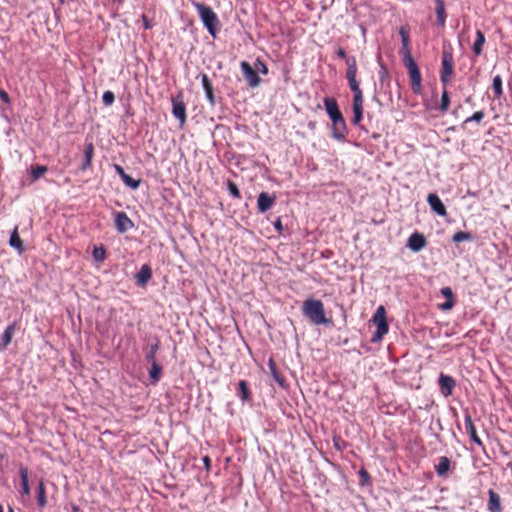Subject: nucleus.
<instances>
[{"instance_id":"nucleus-1","label":"nucleus","mask_w":512,"mask_h":512,"mask_svg":"<svg viewBox=\"0 0 512 512\" xmlns=\"http://www.w3.org/2000/svg\"><path fill=\"white\" fill-rule=\"evenodd\" d=\"M302 312L314 325H327L331 320L326 317L324 305L321 300L308 298L303 302Z\"/></svg>"},{"instance_id":"nucleus-2","label":"nucleus","mask_w":512,"mask_h":512,"mask_svg":"<svg viewBox=\"0 0 512 512\" xmlns=\"http://www.w3.org/2000/svg\"><path fill=\"white\" fill-rule=\"evenodd\" d=\"M327 114L329 115L333 124V136L337 139H343L346 132L345 120L339 110L337 101L332 97L324 99Z\"/></svg>"},{"instance_id":"nucleus-3","label":"nucleus","mask_w":512,"mask_h":512,"mask_svg":"<svg viewBox=\"0 0 512 512\" xmlns=\"http://www.w3.org/2000/svg\"><path fill=\"white\" fill-rule=\"evenodd\" d=\"M194 6L208 32L215 37L217 26L219 24L218 17L211 7L203 3H194Z\"/></svg>"},{"instance_id":"nucleus-4","label":"nucleus","mask_w":512,"mask_h":512,"mask_svg":"<svg viewBox=\"0 0 512 512\" xmlns=\"http://www.w3.org/2000/svg\"><path fill=\"white\" fill-rule=\"evenodd\" d=\"M403 63L408 70L413 93L420 95L423 90L422 76L416 61L413 59V57H405L403 58Z\"/></svg>"},{"instance_id":"nucleus-5","label":"nucleus","mask_w":512,"mask_h":512,"mask_svg":"<svg viewBox=\"0 0 512 512\" xmlns=\"http://www.w3.org/2000/svg\"><path fill=\"white\" fill-rule=\"evenodd\" d=\"M372 322L376 326V331L372 335L371 341L372 342H378L380 341L385 334L388 333L389 326L386 319V310L384 306H379L373 317Z\"/></svg>"},{"instance_id":"nucleus-6","label":"nucleus","mask_w":512,"mask_h":512,"mask_svg":"<svg viewBox=\"0 0 512 512\" xmlns=\"http://www.w3.org/2000/svg\"><path fill=\"white\" fill-rule=\"evenodd\" d=\"M454 71V59L453 55L449 51H443L442 62L440 70V81L443 87H447L451 80Z\"/></svg>"},{"instance_id":"nucleus-7","label":"nucleus","mask_w":512,"mask_h":512,"mask_svg":"<svg viewBox=\"0 0 512 512\" xmlns=\"http://www.w3.org/2000/svg\"><path fill=\"white\" fill-rule=\"evenodd\" d=\"M241 70L243 72L245 80L247 81L250 87L259 86L261 79L257 71L247 61L241 62Z\"/></svg>"},{"instance_id":"nucleus-8","label":"nucleus","mask_w":512,"mask_h":512,"mask_svg":"<svg viewBox=\"0 0 512 512\" xmlns=\"http://www.w3.org/2000/svg\"><path fill=\"white\" fill-rule=\"evenodd\" d=\"M439 389L444 397L451 396L454 388L456 387V381L453 377L441 373L438 379Z\"/></svg>"},{"instance_id":"nucleus-9","label":"nucleus","mask_w":512,"mask_h":512,"mask_svg":"<svg viewBox=\"0 0 512 512\" xmlns=\"http://www.w3.org/2000/svg\"><path fill=\"white\" fill-rule=\"evenodd\" d=\"M19 475L21 481L20 496L22 501H25L30 497V486L28 481L29 470L27 467L21 465L19 468Z\"/></svg>"},{"instance_id":"nucleus-10","label":"nucleus","mask_w":512,"mask_h":512,"mask_svg":"<svg viewBox=\"0 0 512 512\" xmlns=\"http://www.w3.org/2000/svg\"><path fill=\"white\" fill-rule=\"evenodd\" d=\"M115 226L118 232L125 233L134 227V223L125 212H117L115 215Z\"/></svg>"},{"instance_id":"nucleus-11","label":"nucleus","mask_w":512,"mask_h":512,"mask_svg":"<svg viewBox=\"0 0 512 512\" xmlns=\"http://www.w3.org/2000/svg\"><path fill=\"white\" fill-rule=\"evenodd\" d=\"M362 92L354 81V124H357L362 118Z\"/></svg>"},{"instance_id":"nucleus-12","label":"nucleus","mask_w":512,"mask_h":512,"mask_svg":"<svg viewBox=\"0 0 512 512\" xmlns=\"http://www.w3.org/2000/svg\"><path fill=\"white\" fill-rule=\"evenodd\" d=\"M427 202L436 214L440 216L447 214L446 207L437 194L430 193L427 197Z\"/></svg>"},{"instance_id":"nucleus-13","label":"nucleus","mask_w":512,"mask_h":512,"mask_svg":"<svg viewBox=\"0 0 512 512\" xmlns=\"http://www.w3.org/2000/svg\"><path fill=\"white\" fill-rule=\"evenodd\" d=\"M407 246L414 252L422 250L426 246V238L423 234L415 232L408 238Z\"/></svg>"},{"instance_id":"nucleus-14","label":"nucleus","mask_w":512,"mask_h":512,"mask_svg":"<svg viewBox=\"0 0 512 512\" xmlns=\"http://www.w3.org/2000/svg\"><path fill=\"white\" fill-rule=\"evenodd\" d=\"M17 328V322H13L9 324L4 330L1 341H0V352L7 349L8 345L11 343L14 333Z\"/></svg>"},{"instance_id":"nucleus-15","label":"nucleus","mask_w":512,"mask_h":512,"mask_svg":"<svg viewBox=\"0 0 512 512\" xmlns=\"http://www.w3.org/2000/svg\"><path fill=\"white\" fill-rule=\"evenodd\" d=\"M172 113L175 118H177L181 124H184L186 121V106L182 100L172 98Z\"/></svg>"},{"instance_id":"nucleus-16","label":"nucleus","mask_w":512,"mask_h":512,"mask_svg":"<svg viewBox=\"0 0 512 512\" xmlns=\"http://www.w3.org/2000/svg\"><path fill=\"white\" fill-rule=\"evenodd\" d=\"M275 202V196L267 192H261L258 196L257 207L261 213L269 210Z\"/></svg>"},{"instance_id":"nucleus-17","label":"nucleus","mask_w":512,"mask_h":512,"mask_svg":"<svg viewBox=\"0 0 512 512\" xmlns=\"http://www.w3.org/2000/svg\"><path fill=\"white\" fill-rule=\"evenodd\" d=\"M464 424H465V430L468 433V435L470 436L471 440L473 442H475L477 445L482 446V441L477 435L476 427L473 423V420H472V417L470 416V414L465 415Z\"/></svg>"},{"instance_id":"nucleus-18","label":"nucleus","mask_w":512,"mask_h":512,"mask_svg":"<svg viewBox=\"0 0 512 512\" xmlns=\"http://www.w3.org/2000/svg\"><path fill=\"white\" fill-rule=\"evenodd\" d=\"M488 495H489V500H488L487 508H488L489 512H502L503 508L501 505L500 495L492 489H490L488 491Z\"/></svg>"},{"instance_id":"nucleus-19","label":"nucleus","mask_w":512,"mask_h":512,"mask_svg":"<svg viewBox=\"0 0 512 512\" xmlns=\"http://www.w3.org/2000/svg\"><path fill=\"white\" fill-rule=\"evenodd\" d=\"M399 35L401 36V41H402L401 54L403 55V58L412 57L411 50H410V36H409L408 29L406 27H401L399 30Z\"/></svg>"},{"instance_id":"nucleus-20","label":"nucleus","mask_w":512,"mask_h":512,"mask_svg":"<svg viewBox=\"0 0 512 512\" xmlns=\"http://www.w3.org/2000/svg\"><path fill=\"white\" fill-rule=\"evenodd\" d=\"M440 292L446 298V301L440 305V308L444 311L451 310L455 306V297L451 287H443Z\"/></svg>"},{"instance_id":"nucleus-21","label":"nucleus","mask_w":512,"mask_h":512,"mask_svg":"<svg viewBox=\"0 0 512 512\" xmlns=\"http://www.w3.org/2000/svg\"><path fill=\"white\" fill-rule=\"evenodd\" d=\"M200 76H201V83H202L203 89L205 91L207 100L213 106V105H215V96H214V92H213V85H212L209 77L207 76V74L203 73Z\"/></svg>"},{"instance_id":"nucleus-22","label":"nucleus","mask_w":512,"mask_h":512,"mask_svg":"<svg viewBox=\"0 0 512 512\" xmlns=\"http://www.w3.org/2000/svg\"><path fill=\"white\" fill-rule=\"evenodd\" d=\"M451 467V461L446 456H441L438 459V464L435 466V471L439 477L446 478Z\"/></svg>"},{"instance_id":"nucleus-23","label":"nucleus","mask_w":512,"mask_h":512,"mask_svg":"<svg viewBox=\"0 0 512 512\" xmlns=\"http://www.w3.org/2000/svg\"><path fill=\"white\" fill-rule=\"evenodd\" d=\"M152 278V270L148 264L142 265L139 272L136 275L137 283L140 286H145Z\"/></svg>"},{"instance_id":"nucleus-24","label":"nucleus","mask_w":512,"mask_h":512,"mask_svg":"<svg viewBox=\"0 0 512 512\" xmlns=\"http://www.w3.org/2000/svg\"><path fill=\"white\" fill-rule=\"evenodd\" d=\"M435 12L438 25L443 27L446 22V10L443 0H435Z\"/></svg>"},{"instance_id":"nucleus-25","label":"nucleus","mask_w":512,"mask_h":512,"mask_svg":"<svg viewBox=\"0 0 512 512\" xmlns=\"http://www.w3.org/2000/svg\"><path fill=\"white\" fill-rule=\"evenodd\" d=\"M9 244L11 247L15 248L19 253H22L25 250L23 245V241L21 240L18 234V227L16 226L12 231L9 239Z\"/></svg>"},{"instance_id":"nucleus-26","label":"nucleus","mask_w":512,"mask_h":512,"mask_svg":"<svg viewBox=\"0 0 512 512\" xmlns=\"http://www.w3.org/2000/svg\"><path fill=\"white\" fill-rule=\"evenodd\" d=\"M149 364L151 365L149 370L150 381L152 384H156L161 378L163 368L157 361H153Z\"/></svg>"},{"instance_id":"nucleus-27","label":"nucleus","mask_w":512,"mask_h":512,"mask_svg":"<svg viewBox=\"0 0 512 512\" xmlns=\"http://www.w3.org/2000/svg\"><path fill=\"white\" fill-rule=\"evenodd\" d=\"M485 35L481 30L476 31V40L474 41V44L472 46L473 53L476 56H479L483 52V46L485 44Z\"/></svg>"},{"instance_id":"nucleus-28","label":"nucleus","mask_w":512,"mask_h":512,"mask_svg":"<svg viewBox=\"0 0 512 512\" xmlns=\"http://www.w3.org/2000/svg\"><path fill=\"white\" fill-rule=\"evenodd\" d=\"M268 367H269V370L271 372V375L273 377V379L281 386V387H285V379L284 377L279 373L278 369H277V365L275 363V361L273 360V358H270L269 361H268Z\"/></svg>"},{"instance_id":"nucleus-29","label":"nucleus","mask_w":512,"mask_h":512,"mask_svg":"<svg viewBox=\"0 0 512 512\" xmlns=\"http://www.w3.org/2000/svg\"><path fill=\"white\" fill-rule=\"evenodd\" d=\"M160 348V340L157 336L153 337V342L150 345V348L148 352L146 353V361L148 363H151L153 361H156V354Z\"/></svg>"},{"instance_id":"nucleus-30","label":"nucleus","mask_w":512,"mask_h":512,"mask_svg":"<svg viewBox=\"0 0 512 512\" xmlns=\"http://www.w3.org/2000/svg\"><path fill=\"white\" fill-rule=\"evenodd\" d=\"M238 396L243 402L251 401V392L246 380H241L238 383Z\"/></svg>"},{"instance_id":"nucleus-31","label":"nucleus","mask_w":512,"mask_h":512,"mask_svg":"<svg viewBox=\"0 0 512 512\" xmlns=\"http://www.w3.org/2000/svg\"><path fill=\"white\" fill-rule=\"evenodd\" d=\"M492 89L495 99H499L503 96L502 78L500 75H496L493 78Z\"/></svg>"},{"instance_id":"nucleus-32","label":"nucleus","mask_w":512,"mask_h":512,"mask_svg":"<svg viewBox=\"0 0 512 512\" xmlns=\"http://www.w3.org/2000/svg\"><path fill=\"white\" fill-rule=\"evenodd\" d=\"M37 501L39 507H44L47 503L46 501V492H45V486L43 481H39L38 488H37Z\"/></svg>"},{"instance_id":"nucleus-33","label":"nucleus","mask_w":512,"mask_h":512,"mask_svg":"<svg viewBox=\"0 0 512 512\" xmlns=\"http://www.w3.org/2000/svg\"><path fill=\"white\" fill-rule=\"evenodd\" d=\"M449 106H450V96H449V93L447 91V87H443V92H442V95H441V102H440L439 110L442 113H445V112L448 111Z\"/></svg>"},{"instance_id":"nucleus-34","label":"nucleus","mask_w":512,"mask_h":512,"mask_svg":"<svg viewBox=\"0 0 512 512\" xmlns=\"http://www.w3.org/2000/svg\"><path fill=\"white\" fill-rule=\"evenodd\" d=\"M473 239V235L470 232L458 231L453 235V242L460 243L464 241H471Z\"/></svg>"},{"instance_id":"nucleus-35","label":"nucleus","mask_w":512,"mask_h":512,"mask_svg":"<svg viewBox=\"0 0 512 512\" xmlns=\"http://www.w3.org/2000/svg\"><path fill=\"white\" fill-rule=\"evenodd\" d=\"M121 180L124 182V184L131 189H137L140 186L141 179H134L127 173L121 178Z\"/></svg>"},{"instance_id":"nucleus-36","label":"nucleus","mask_w":512,"mask_h":512,"mask_svg":"<svg viewBox=\"0 0 512 512\" xmlns=\"http://www.w3.org/2000/svg\"><path fill=\"white\" fill-rule=\"evenodd\" d=\"M92 255L95 261L103 262L106 259V250L103 246L94 247Z\"/></svg>"},{"instance_id":"nucleus-37","label":"nucleus","mask_w":512,"mask_h":512,"mask_svg":"<svg viewBox=\"0 0 512 512\" xmlns=\"http://www.w3.org/2000/svg\"><path fill=\"white\" fill-rule=\"evenodd\" d=\"M359 485L361 487L371 486L370 475L365 469L359 471Z\"/></svg>"},{"instance_id":"nucleus-38","label":"nucleus","mask_w":512,"mask_h":512,"mask_svg":"<svg viewBox=\"0 0 512 512\" xmlns=\"http://www.w3.org/2000/svg\"><path fill=\"white\" fill-rule=\"evenodd\" d=\"M47 171V167L43 165L32 166L31 169V177L33 180L39 179L45 172Z\"/></svg>"},{"instance_id":"nucleus-39","label":"nucleus","mask_w":512,"mask_h":512,"mask_svg":"<svg viewBox=\"0 0 512 512\" xmlns=\"http://www.w3.org/2000/svg\"><path fill=\"white\" fill-rule=\"evenodd\" d=\"M227 189L232 197L237 198V199L241 198L240 191H239L237 185L233 181L229 180L227 182Z\"/></svg>"},{"instance_id":"nucleus-40","label":"nucleus","mask_w":512,"mask_h":512,"mask_svg":"<svg viewBox=\"0 0 512 512\" xmlns=\"http://www.w3.org/2000/svg\"><path fill=\"white\" fill-rule=\"evenodd\" d=\"M484 116H485V114H484V112H483L482 110H480V111H476V112H474V113H473V115H472V116L468 117V118L463 122V126H464L465 124H467L468 122H471V121H475V122H477V123H480V122L483 120Z\"/></svg>"},{"instance_id":"nucleus-41","label":"nucleus","mask_w":512,"mask_h":512,"mask_svg":"<svg viewBox=\"0 0 512 512\" xmlns=\"http://www.w3.org/2000/svg\"><path fill=\"white\" fill-rule=\"evenodd\" d=\"M102 101L105 106H110L115 101V95L112 91H105L102 96Z\"/></svg>"},{"instance_id":"nucleus-42","label":"nucleus","mask_w":512,"mask_h":512,"mask_svg":"<svg viewBox=\"0 0 512 512\" xmlns=\"http://www.w3.org/2000/svg\"><path fill=\"white\" fill-rule=\"evenodd\" d=\"M254 67H255L254 69L257 71V73L259 72L263 75H266L268 73L267 65L259 58L256 59V61L254 63Z\"/></svg>"},{"instance_id":"nucleus-43","label":"nucleus","mask_w":512,"mask_h":512,"mask_svg":"<svg viewBox=\"0 0 512 512\" xmlns=\"http://www.w3.org/2000/svg\"><path fill=\"white\" fill-rule=\"evenodd\" d=\"M378 76H379V80H380L381 86H384L385 83L387 85H389L388 71H387V69L384 66H381V68H380V70L378 72Z\"/></svg>"},{"instance_id":"nucleus-44","label":"nucleus","mask_w":512,"mask_h":512,"mask_svg":"<svg viewBox=\"0 0 512 512\" xmlns=\"http://www.w3.org/2000/svg\"><path fill=\"white\" fill-rule=\"evenodd\" d=\"M94 155V145L93 143H87L84 150V158L92 161Z\"/></svg>"},{"instance_id":"nucleus-45","label":"nucleus","mask_w":512,"mask_h":512,"mask_svg":"<svg viewBox=\"0 0 512 512\" xmlns=\"http://www.w3.org/2000/svg\"><path fill=\"white\" fill-rule=\"evenodd\" d=\"M346 63H347L346 79H347L348 86L352 90V65L349 64V60H346Z\"/></svg>"},{"instance_id":"nucleus-46","label":"nucleus","mask_w":512,"mask_h":512,"mask_svg":"<svg viewBox=\"0 0 512 512\" xmlns=\"http://www.w3.org/2000/svg\"><path fill=\"white\" fill-rule=\"evenodd\" d=\"M334 445H335L336 449L341 450L347 444L344 441H342L340 438L335 437L334 438Z\"/></svg>"},{"instance_id":"nucleus-47","label":"nucleus","mask_w":512,"mask_h":512,"mask_svg":"<svg viewBox=\"0 0 512 512\" xmlns=\"http://www.w3.org/2000/svg\"><path fill=\"white\" fill-rule=\"evenodd\" d=\"M0 99L7 104L10 103V97L8 93L2 89H0Z\"/></svg>"},{"instance_id":"nucleus-48","label":"nucleus","mask_w":512,"mask_h":512,"mask_svg":"<svg viewBox=\"0 0 512 512\" xmlns=\"http://www.w3.org/2000/svg\"><path fill=\"white\" fill-rule=\"evenodd\" d=\"M202 461H203V464H204V466H205V469H206L207 471H209V470H210V468H211V459H210V457L206 455V456H204V457L202 458Z\"/></svg>"},{"instance_id":"nucleus-49","label":"nucleus","mask_w":512,"mask_h":512,"mask_svg":"<svg viewBox=\"0 0 512 512\" xmlns=\"http://www.w3.org/2000/svg\"><path fill=\"white\" fill-rule=\"evenodd\" d=\"M115 170L118 173V175L120 176V178H122L126 174L123 167L118 164L115 165Z\"/></svg>"},{"instance_id":"nucleus-50","label":"nucleus","mask_w":512,"mask_h":512,"mask_svg":"<svg viewBox=\"0 0 512 512\" xmlns=\"http://www.w3.org/2000/svg\"><path fill=\"white\" fill-rule=\"evenodd\" d=\"M91 163H92V161L87 160V159H85V158H84V160H83V162H82V164H81V167H80V168H81V170H86V169H88V168L91 166Z\"/></svg>"},{"instance_id":"nucleus-51","label":"nucleus","mask_w":512,"mask_h":512,"mask_svg":"<svg viewBox=\"0 0 512 512\" xmlns=\"http://www.w3.org/2000/svg\"><path fill=\"white\" fill-rule=\"evenodd\" d=\"M274 227L279 231L281 232L283 227H282V223H281V219L278 218L275 222H274Z\"/></svg>"},{"instance_id":"nucleus-52","label":"nucleus","mask_w":512,"mask_h":512,"mask_svg":"<svg viewBox=\"0 0 512 512\" xmlns=\"http://www.w3.org/2000/svg\"><path fill=\"white\" fill-rule=\"evenodd\" d=\"M336 54L340 58H345L346 57V52H345V50L343 48H338L337 51H336Z\"/></svg>"},{"instance_id":"nucleus-53","label":"nucleus","mask_w":512,"mask_h":512,"mask_svg":"<svg viewBox=\"0 0 512 512\" xmlns=\"http://www.w3.org/2000/svg\"><path fill=\"white\" fill-rule=\"evenodd\" d=\"M71 508H72V512H80V508L77 505L72 504Z\"/></svg>"},{"instance_id":"nucleus-54","label":"nucleus","mask_w":512,"mask_h":512,"mask_svg":"<svg viewBox=\"0 0 512 512\" xmlns=\"http://www.w3.org/2000/svg\"><path fill=\"white\" fill-rule=\"evenodd\" d=\"M0 512H4L2 505H0Z\"/></svg>"},{"instance_id":"nucleus-55","label":"nucleus","mask_w":512,"mask_h":512,"mask_svg":"<svg viewBox=\"0 0 512 512\" xmlns=\"http://www.w3.org/2000/svg\"><path fill=\"white\" fill-rule=\"evenodd\" d=\"M9 512H14V510L12 508H9Z\"/></svg>"},{"instance_id":"nucleus-56","label":"nucleus","mask_w":512,"mask_h":512,"mask_svg":"<svg viewBox=\"0 0 512 512\" xmlns=\"http://www.w3.org/2000/svg\"><path fill=\"white\" fill-rule=\"evenodd\" d=\"M64 1H65V0H60V2H62V3H63Z\"/></svg>"}]
</instances>
